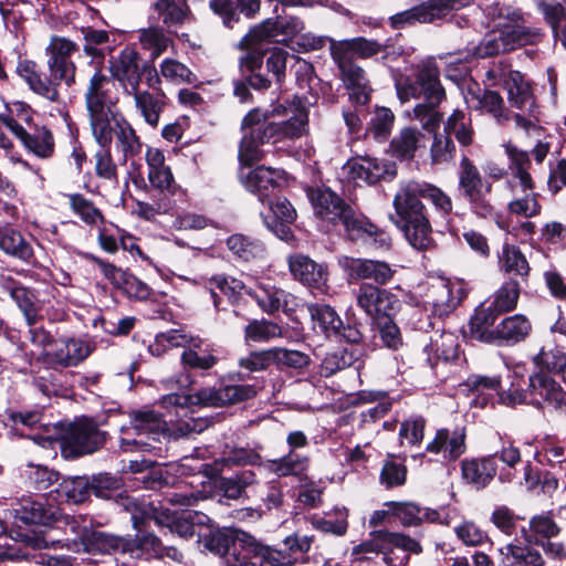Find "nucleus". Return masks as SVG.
<instances>
[{
  "instance_id": "nucleus-1",
  "label": "nucleus",
  "mask_w": 566,
  "mask_h": 566,
  "mask_svg": "<svg viewBox=\"0 0 566 566\" xmlns=\"http://www.w3.org/2000/svg\"><path fill=\"white\" fill-rule=\"evenodd\" d=\"M108 84L107 76L101 72H95L90 80L85 101L92 134L101 147H109L116 135L124 156L128 158L140 153L142 143L133 126L125 118L116 117Z\"/></svg>"
},
{
  "instance_id": "nucleus-2",
  "label": "nucleus",
  "mask_w": 566,
  "mask_h": 566,
  "mask_svg": "<svg viewBox=\"0 0 566 566\" xmlns=\"http://www.w3.org/2000/svg\"><path fill=\"white\" fill-rule=\"evenodd\" d=\"M256 389L251 385H229L219 389L205 388L193 395L171 392L159 400L160 407L176 417H182L176 422L174 434L185 437L193 432L203 431L208 422L200 418L189 417L192 406L222 407L253 398Z\"/></svg>"
},
{
  "instance_id": "nucleus-3",
  "label": "nucleus",
  "mask_w": 566,
  "mask_h": 566,
  "mask_svg": "<svg viewBox=\"0 0 566 566\" xmlns=\"http://www.w3.org/2000/svg\"><path fill=\"white\" fill-rule=\"evenodd\" d=\"M307 196L315 216L327 224L335 226L340 222L350 240H363L380 249L390 247L391 239L388 233L379 230L364 216L356 213L329 188H312L307 191Z\"/></svg>"
},
{
  "instance_id": "nucleus-4",
  "label": "nucleus",
  "mask_w": 566,
  "mask_h": 566,
  "mask_svg": "<svg viewBox=\"0 0 566 566\" xmlns=\"http://www.w3.org/2000/svg\"><path fill=\"white\" fill-rule=\"evenodd\" d=\"M488 15L492 21V30L475 48L478 57H488L518 46L535 43L541 32L525 24L523 14L499 3L489 8Z\"/></svg>"
},
{
  "instance_id": "nucleus-5",
  "label": "nucleus",
  "mask_w": 566,
  "mask_h": 566,
  "mask_svg": "<svg viewBox=\"0 0 566 566\" xmlns=\"http://www.w3.org/2000/svg\"><path fill=\"white\" fill-rule=\"evenodd\" d=\"M31 439L43 448L59 443L64 458H76L92 453L104 442V434L88 420L74 423L43 424V433Z\"/></svg>"
},
{
  "instance_id": "nucleus-6",
  "label": "nucleus",
  "mask_w": 566,
  "mask_h": 566,
  "mask_svg": "<svg viewBox=\"0 0 566 566\" xmlns=\"http://www.w3.org/2000/svg\"><path fill=\"white\" fill-rule=\"evenodd\" d=\"M166 421L154 410L132 411L129 422L120 427V449L125 452H146L155 449L154 442L164 434Z\"/></svg>"
},
{
  "instance_id": "nucleus-7",
  "label": "nucleus",
  "mask_w": 566,
  "mask_h": 566,
  "mask_svg": "<svg viewBox=\"0 0 566 566\" xmlns=\"http://www.w3.org/2000/svg\"><path fill=\"white\" fill-rule=\"evenodd\" d=\"M419 543L400 533L374 532L371 537L353 548V555L384 554L388 566H401L409 553H420Z\"/></svg>"
},
{
  "instance_id": "nucleus-8",
  "label": "nucleus",
  "mask_w": 566,
  "mask_h": 566,
  "mask_svg": "<svg viewBox=\"0 0 566 566\" xmlns=\"http://www.w3.org/2000/svg\"><path fill=\"white\" fill-rule=\"evenodd\" d=\"M66 520L71 531L78 535L77 539L67 544V549L74 553L88 554L133 553V547L136 544L130 542V539L101 531H94L87 526L81 527L75 517L67 516Z\"/></svg>"
},
{
  "instance_id": "nucleus-9",
  "label": "nucleus",
  "mask_w": 566,
  "mask_h": 566,
  "mask_svg": "<svg viewBox=\"0 0 566 566\" xmlns=\"http://www.w3.org/2000/svg\"><path fill=\"white\" fill-rule=\"evenodd\" d=\"M77 51L78 45L67 38L54 35L50 39L45 48L46 66L56 86L62 82L67 86L75 83L76 65L71 57Z\"/></svg>"
},
{
  "instance_id": "nucleus-10",
  "label": "nucleus",
  "mask_w": 566,
  "mask_h": 566,
  "mask_svg": "<svg viewBox=\"0 0 566 566\" xmlns=\"http://www.w3.org/2000/svg\"><path fill=\"white\" fill-rule=\"evenodd\" d=\"M473 0H428L390 17V25L394 29H403L416 23H432L443 19L453 10H460L469 6Z\"/></svg>"
},
{
  "instance_id": "nucleus-11",
  "label": "nucleus",
  "mask_w": 566,
  "mask_h": 566,
  "mask_svg": "<svg viewBox=\"0 0 566 566\" xmlns=\"http://www.w3.org/2000/svg\"><path fill=\"white\" fill-rule=\"evenodd\" d=\"M272 115L289 116L286 120L268 125L270 136L276 137V140L296 139L308 132V111L302 98L297 96H294L286 105L280 104L275 106Z\"/></svg>"
},
{
  "instance_id": "nucleus-12",
  "label": "nucleus",
  "mask_w": 566,
  "mask_h": 566,
  "mask_svg": "<svg viewBox=\"0 0 566 566\" xmlns=\"http://www.w3.org/2000/svg\"><path fill=\"white\" fill-rule=\"evenodd\" d=\"M357 306L373 321L390 317L400 302L396 294L370 283H363L355 292Z\"/></svg>"
},
{
  "instance_id": "nucleus-13",
  "label": "nucleus",
  "mask_w": 566,
  "mask_h": 566,
  "mask_svg": "<svg viewBox=\"0 0 566 566\" xmlns=\"http://www.w3.org/2000/svg\"><path fill=\"white\" fill-rule=\"evenodd\" d=\"M247 294L254 298L259 307L268 314L279 311L290 313L298 305L296 296L276 286L270 277L256 279L254 286H249L247 290Z\"/></svg>"
},
{
  "instance_id": "nucleus-14",
  "label": "nucleus",
  "mask_w": 566,
  "mask_h": 566,
  "mask_svg": "<svg viewBox=\"0 0 566 566\" xmlns=\"http://www.w3.org/2000/svg\"><path fill=\"white\" fill-rule=\"evenodd\" d=\"M465 296L464 283L458 279L440 277L433 281L426 293V305L439 317L449 315Z\"/></svg>"
},
{
  "instance_id": "nucleus-15",
  "label": "nucleus",
  "mask_w": 566,
  "mask_h": 566,
  "mask_svg": "<svg viewBox=\"0 0 566 566\" xmlns=\"http://www.w3.org/2000/svg\"><path fill=\"white\" fill-rule=\"evenodd\" d=\"M33 340L44 345V354L52 363L62 366H76L91 354L87 343L80 339L55 340L44 331H34Z\"/></svg>"
},
{
  "instance_id": "nucleus-16",
  "label": "nucleus",
  "mask_w": 566,
  "mask_h": 566,
  "mask_svg": "<svg viewBox=\"0 0 566 566\" xmlns=\"http://www.w3.org/2000/svg\"><path fill=\"white\" fill-rule=\"evenodd\" d=\"M304 30V23L296 17H287L277 20H265L249 34L243 42L248 48H253L263 41L287 42L297 36Z\"/></svg>"
},
{
  "instance_id": "nucleus-17",
  "label": "nucleus",
  "mask_w": 566,
  "mask_h": 566,
  "mask_svg": "<svg viewBox=\"0 0 566 566\" xmlns=\"http://www.w3.org/2000/svg\"><path fill=\"white\" fill-rule=\"evenodd\" d=\"M531 405L537 408H548L566 411V391L551 375L535 373L528 378V397Z\"/></svg>"
},
{
  "instance_id": "nucleus-18",
  "label": "nucleus",
  "mask_w": 566,
  "mask_h": 566,
  "mask_svg": "<svg viewBox=\"0 0 566 566\" xmlns=\"http://www.w3.org/2000/svg\"><path fill=\"white\" fill-rule=\"evenodd\" d=\"M240 180L244 188L256 195L261 202L268 200L275 191L286 182V175L283 170L259 166L254 169L242 168Z\"/></svg>"
},
{
  "instance_id": "nucleus-19",
  "label": "nucleus",
  "mask_w": 566,
  "mask_h": 566,
  "mask_svg": "<svg viewBox=\"0 0 566 566\" xmlns=\"http://www.w3.org/2000/svg\"><path fill=\"white\" fill-rule=\"evenodd\" d=\"M338 264L347 274L348 281L373 280L379 285L387 284L394 276L395 270L382 261L357 259L343 255Z\"/></svg>"
},
{
  "instance_id": "nucleus-20",
  "label": "nucleus",
  "mask_w": 566,
  "mask_h": 566,
  "mask_svg": "<svg viewBox=\"0 0 566 566\" xmlns=\"http://www.w3.org/2000/svg\"><path fill=\"white\" fill-rule=\"evenodd\" d=\"M140 66L139 54L130 46H126L118 55L109 60L111 75L118 83L123 94L133 92L140 85Z\"/></svg>"
},
{
  "instance_id": "nucleus-21",
  "label": "nucleus",
  "mask_w": 566,
  "mask_h": 566,
  "mask_svg": "<svg viewBox=\"0 0 566 566\" xmlns=\"http://www.w3.org/2000/svg\"><path fill=\"white\" fill-rule=\"evenodd\" d=\"M15 73L34 94L50 102L59 101L60 93L56 83L52 82L51 77L43 75L41 66L34 60L19 56Z\"/></svg>"
},
{
  "instance_id": "nucleus-22",
  "label": "nucleus",
  "mask_w": 566,
  "mask_h": 566,
  "mask_svg": "<svg viewBox=\"0 0 566 566\" xmlns=\"http://www.w3.org/2000/svg\"><path fill=\"white\" fill-rule=\"evenodd\" d=\"M209 517L197 511H169L164 510L155 515L158 525L167 527L171 533L187 538L201 533L198 528L209 522Z\"/></svg>"
},
{
  "instance_id": "nucleus-23",
  "label": "nucleus",
  "mask_w": 566,
  "mask_h": 566,
  "mask_svg": "<svg viewBox=\"0 0 566 566\" xmlns=\"http://www.w3.org/2000/svg\"><path fill=\"white\" fill-rule=\"evenodd\" d=\"M289 269L293 277L308 287L323 292L328 281L324 264L316 263L307 255L294 254L289 258Z\"/></svg>"
},
{
  "instance_id": "nucleus-24",
  "label": "nucleus",
  "mask_w": 566,
  "mask_h": 566,
  "mask_svg": "<svg viewBox=\"0 0 566 566\" xmlns=\"http://www.w3.org/2000/svg\"><path fill=\"white\" fill-rule=\"evenodd\" d=\"M506 185L512 196L506 206L509 213L525 219L535 218L542 213L541 195L536 191L534 181H531L530 187H522L517 182Z\"/></svg>"
},
{
  "instance_id": "nucleus-25",
  "label": "nucleus",
  "mask_w": 566,
  "mask_h": 566,
  "mask_svg": "<svg viewBox=\"0 0 566 566\" xmlns=\"http://www.w3.org/2000/svg\"><path fill=\"white\" fill-rule=\"evenodd\" d=\"M346 168L353 180L357 182L363 181L369 185L376 184L382 178H391L396 175V167L394 164L385 163L369 156L349 160Z\"/></svg>"
},
{
  "instance_id": "nucleus-26",
  "label": "nucleus",
  "mask_w": 566,
  "mask_h": 566,
  "mask_svg": "<svg viewBox=\"0 0 566 566\" xmlns=\"http://www.w3.org/2000/svg\"><path fill=\"white\" fill-rule=\"evenodd\" d=\"M234 538L235 543L227 558V566H262L264 546L241 530Z\"/></svg>"
},
{
  "instance_id": "nucleus-27",
  "label": "nucleus",
  "mask_w": 566,
  "mask_h": 566,
  "mask_svg": "<svg viewBox=\"0 0 566 566\" xmlns=\"http://www.w3.org/2000/svg\"><path fill=\"white\" fill-rule=\"evenodd\" d=\"M421 184L409 181L399 188L394 198V208L401 221L426 214V207L419 200Z\"/></svg>"
},
{
  "instance_id": "nucleus-28",
  "label": "nucleus",
  "mask_w": 566,
  "mask_h": 566,
  "mask_svg": "<svg viewBox=\"0 0 566 566\" xmlns=\"http://www.w3.org/2000/svg\"><path fill=\"white\" fill-rule=\"evenodd\" d=\"M334 61L342 72L345 85L350 91V97L357 104H366L369 99L370 88L364 70L346 56H343V59H334Z\"/></svg>"
},
{
  "instance_id": "nucleus-29",
  "label": "nucleus",
  "mask_w": 566,
  "mask_h": 566,
  "mask_svg": "<svg viewBox=\"0 0 566 566\" xmlns=\"http://www.w3.org/2000/svg\"><path fill=\"white\" fill-rule=\"evenodd\" d=\"M126 97H132L134 105L144 120L151 127H157L160 119V114L165 108V94L163 92L154 94L147 90H142L140 85L123 94Z\"/></svg>"
},
{
  "instance_id": "nucleus-30",
  "label": "nucleus",
  "mask_w": 566,
  "mask_h": 566,
  "mask_svg": "<svg viewBox=\"0 0 566 566\" xmlns=\"http://www.w3.org/2000/svg\"><path fill=\"white\" fill-rule=\"evenodd\" d=\"M333 59H353L354 55L360 59H368L381 52L382 45L376 40L366 38H354L349 40L335 41L328 39Z\"/></svg>"
},
{
  "instance_id": "nucleus-31",
  "label": "nucleus",
  "mask_w": 566,
  "mask_h": 566,
  "mask_svg": "<svg viewBox=\"0 0 566 566\" xmlns=\"http://www.w3.org/2000/svg\"><path fill=\"white\" fill-rule=\"evenodd\" d=\"M500 566H544L541 553L517 539L497 548Z\"/></svg>"
},
{
  "instance_id": "nucleus-32",
  "label": "nucleus",
  "mask_w": 566,
  "mask_h": 566,
  "mask_svg": "<svg viewBox=\"0 0 566 566\" xmlns=\"http://www.w3.org/2000/svg\"><path fill=\"white\" fill-rule=\"evenodd\" d=\"M427 451L442 453L444 459L455 460L465 451V433L463 429L449 431L440 429L434 439L428 443Z\"/></svg>"
},
{
  "instance_id": "nucleus-33",
  "label": "nucleus",
  "mask_w": 566,
  "mask_h": 566,
  "mask_svg": "<svg viewBox=\"0 0 566 566\" xmlns=\"http://www.w3.org/2000/svg\"><path fill=\"white\" fill-rule=\"evenodd\" d=\"M34 112L20 101L11 103L4 113L0 114V123L14 136H24L27 127L33 125Z\"/></svg>"
},
{
  "instance_id": "nucleus-34",
  "label": "nucleus",
  "mask_w": 566,
  "mask_h": 566,
  "mask_svg": "<svg viewBox=\"0 0 566 566\" xmlns=\"http://www.w3.org/2000/svg\"><path fill=\"white\" fill-rule=\"evenodd\" d=\"M461 469L463 479L476 488H484L496 474V464L491 457L463 460Z\"/></svg>"
},
{
  "instance_id": "nucleus-35",
  "label": "nucleus",
  "mask_w": 566,
  "mask_h": 566,
  "mask_svg": "<svg viewBox=\"0 0 566 566\" xmlns=\"http://www.w3.org/2000/svg\"><path fill=\"white\" fill-rule=\"evenodd\" d=\"M497 315L492 307H479L469 323L471 338L488 344L496 342L497 326L493 325Z\"/></svg>"
},
{
  "instance_id": "nucleus-36",
  "label": "nucleus",
  "mask_w": 566,
  "mask_h": 566,
  "mask_svg": "<svg viewBox=\"0 0 566 566\" xmlns=\"http://www.w3.org/2000/svg\"><path fill=\"white\" fill-rule=\"evenodd\" d=\"M15 517L25 524H48L55 518V511L45 507L43 502L31 496H23L14 509Z\"/></svg>"
},
{
  "instance_id": "nucleus-37",
  "label": "nucleus",
  "mask_w": 566,
  "mask_h": 566,
  "mask_svg": "<svg viewBox=\"0 0 566 566\" xmlns=\"http://www.w3.org/2000/svg\"><path fill=\"white\" fill-rule=\"evenodd\" d=\"M401 227L408 242L417 250L432 247V229L426 214L401 221Z\"/></svg>"
},
{
  "instance_id": "nucleus-38",
  "label": "nucleus",
  "mask_w": 566,
  "mask_h": 566,
  "mask_svg": "<svg viewBox=\"0 0 566 566\" xmlns=\"http://www.w3.org/2000/svg\"><path fill=\"white\" fill-rule=\"evenodd\" d=\"M1 285L21 310L28 324H34L39 312L35 295L27 287L15 284L10 279H2Z\"/></svg>"
},
{
  "instance_id": "nucleus-39",
  "label": "nucleus",
  "mask_w": 566,
  "mask_h": 566,
  "mask_svg": "<svg viewBox=\"0 0 566 566\" xmlns=\"http://www.w3.org/2000/svg\"><path fill=\"white\" fill-rule=\"evenodd\" d=\"M459 187L467 199L476 198L480 192H491V184L483 182L479 169L467 157L460 163Z\"/></svg>"
},
{
  "instance_id": "nucleus-40",
  "label": "nucleus",
  "mask_w": 566,
  "mask_h": 566,
  "mask_svg": "<svg viewBox=\"0 0 566 566\" xmlns=\"http://www.w3.org/2000/svg\"><path fill=\"white\" fill-rule=\"evenodd\" d=\"M239 531L237 528L209 530L208 533H198V536L205 548L223 556L224 566H227V558L232 553L235 543L234 537Z\"/></svg>"
},
{
  "instance_id": "nucleus-41",
  "label": "nucleus",
  "mask_w": 566,
  "mask_h": 566,
  "mask_svg": "<svg viewBox=\"0 0 566 566\" xmlns=\"http://www.w3.org/2000/svg\"><path fill=\"white\" fill-rule=\"evenodd\" d=\"M507 157L510 158V177L506 184H518L522 187L531 186V181H534L528 167L531 165L528 154L526 151L517 149L515 146L507 144L504 146Z\"/></svg>"
},
{
  "instance_id": "nucleus-42",
  "label": "nucleus",
  "mask_w": 566,
  "mask_h": 566,
  "mask_svg": "<svg viewBox=\"0 0 566 566\" xmlns=\"http://www.w3.org/2000/svg\"><path fill=\"white\" fill-rule=\"evenodd\" d=\"M392 154L400 159H412L424 147V135L417 128L406 127L390 143Z\"/></svg>"
},
{
  "instance_id": "nucleus-43",
  "label": "nucleus",
  "mask_w": 566,
  "mask_h": 566,
  "mask_svg": "<svg viewBox=\"0 0 566 566\" xmlns=\"http://www.w3.org/2000/svg\"><path fill=\"white\" fill-rule=\"evenodd\" d=\"M503 82L512 106L520 109H531L533 107L534 99L530 86L524 82L523 75L518 71H510Z\"/></svg>"
},
{
  "instance_id": "nucleus-44",
  "label": "nucleus",
  "mask_w": 566,
  "mask_h": 566,
  "mask_svg": "<svg viewBox=\"0 0 566 566\" xmlns=\"http://www.w3.org/2000/svg\"><path fill=\"white\" fill-rule=\"evenodd\" d=\"M264 467L268 471L277 476H302L310 467V459L294 451H290L280 459L266 461Z\"/></svg>"
},
{
  "instance_id": "nucleus-45",
  "label": "nucleus",
  "mask_w": 566,
  "mask_h": 566,
  "mask_svg": "<svg viewBox=\"0 0 566 566\" xmlns=\"http://www.w3.org/2000/svg\"><path fill=\"white\" fill-rule=\"evenodd\" d=\"M467 105L474 109H483L497 120L502 122L507 118L504 108V102L499 93L494 91H486L482 95H478L469 91L464 95Z\"/></svg>"
},
{
  "instance_id": "nucleus-46",
  "label": "nucleus",
  "mask_w": 566,
  "mask_h": 566,
  "mask_svg": "<svg viewBox=\"0 0 566 566\" xmlns=\"http://www.w3.org/2000/svg\"><path fill=\"white\" fill-rule=\"evenodd\" d=\"M209 290L213 300V305L217 310L220 308V297L217 291L226 295L230 302H237L243 292L247 293L249 286L240 280L234 277H227L223 275H216L209 281Z\"/></svg>"
},
{
  "instance_id": "nucleus-47",
  "label": "nucleus",
  "mask_w": 566,
  "mask_h": 566,
  "mask_svg": "<svg viewBox=\"0 0 566 566\" xmlns=\"http://www.w3.org/2000/svg\"><path fill=\"white\" fill-rule=\"evenodd\" d=\"M307 308L315 327L319 328L327 337L340 334L343 321L334 308L318 304H311Z\"/></svg>"
},
{
  "instance_id": "nucleus-48",
  "label": "nucleus",
  "mask_w": 566,
  "mask_h": 566,
  "mask_svg": "<svg viewBox=\"0 0 566 566\" xmlns=\"http://www.w3.org/2000/svg\"><path fill=\"white\" fill-rule=\"evenodd\" d=\"M417 84L426 102L441 103L444 99L446 92L440 83L437 67L432 65L423 66L417 75Z\"/></svg>"
},
{
  "instance_id": "nucleus-49",
  "label": "nucleus",
  "mask_w": 566,
  "mask_h": 566,
  "mask_svg": "<svg viewBox=\"0 0 566 566\" xmlns=\"http://www.w3.org/2000/svg\"><path fill=\"white\" fill-rule=\"evenodd\" d=\"M462 386L475 396L473 400L475 406L484 407L493 398L494 392L497 391L500 378L473 375Z\"/></svg>"
},
{
  "instance_id": "nucleus-50",
  "label": "nucleus",
  "mask_w": 566,
  "mask_h": 566,
  "mask_svg": "<svg viewBox=\"0 0 566 566\" xmlns=\"http://www.w3.org/2000/svg\"><path fill=\"white\" fill-rule=\"evenodd\" d=\"M23 146L39 158H49L54 153L53 136L46 128H38L33 134L24 132V136H15Z\"/></svg>"
},
{
  "instance_id": "nucleus-51",
  "label": "nucleus",
  "mask_w": 566,
  "mask_h": 566,
  "mask_svg": "<svg viewBox=\"0 0 566 566\" xmlns=\"http://www.w3.org/2000/svg\"><path fill=\"white\" fill-rule=\"evenodd\" d=\"M531 328V323L524 315L515 314L497 325V340L517 343L528 335Z\"/></svg>"
},
{
  "instance_id": "nucleus-52",
  "label": "nucleus",
  "mask_w": 566,
  "mask_h": 566,
  "mask_svg": "<svg viewBox=\"0 0 566 566\" xmlns=\"http://www.w3.org/2000/svg\"><path fill=\"white\" fill-rule=\"evenodd\" d=\"M444 135H453L463 146L471 145L473 142V129L470 116L461 109H455L447 118L444 124Z\"/></svg>"
},
{
  "instance_id": "nucleus-53",
  "label": "nucleus",
  "mask_w": 566,
  "mask_h": 566,
  "mask_svg": "<svg viewBox=\"0 0 566 566\" xmlns=\"http://www.w3.org/2000/svg\"><path fill=\"white\" fill-rule=\"evenodd\" d=\"M90 485L86 479L84 478H67L64 479L55 490L57 494V499L60 502L67 503H82L90 495Z\"/></svg>"
},
{
  "instance_id": "nucleus-54",
  "label": "nucleus",
  "mask_w": 566,
  "mask_h": 566,
  "mask_svg": "<svg viewBox=\"0 0 566 566\" xmlns=\"http://www.w3.org/2000/svg\"><path fill=\"white\" fill-rule=\"evenodd\" d=\"M439 105L440 103L436 102L419 103L413 107L409 117L417 120L422 129L436 134L443 119V115L438 111Z\"/></svg>"
},
{
  "instance_id": "nucleus-55",
  "label": "nucleus",
  "mask_w": 566,
  "mask_h": 566,
  "mask_svg": "<svg viewBox=\"0 0 566 566\" xmlns=\"http://www.w3.org/2000/svg\"><path fill=\"white\" fill-rule=\"evenodd\" d=\"M458 338L454 334L448 332L431 338L424 347L429 355H433L438 360L452 361L458 356Z\"/></svg>"
},
{
  "instance_id": "nucleus-56",
  "label": "nucleus",
  "mask_w": 566,
  "mask_h": 566,
  "mask_svg": "<svg viewBox=\"0 0 566 566\" xmlns=\"http://www.w3.org/2000/svg\"><path fill=\"white\" fill-rule=\"evenodd\" d=\"M501 269L506 273H514L520 276H527L530 265L521 250L511 244H504L500 255Z\"/></svg>"
},
{
  "instance_id": "nucleus-57",
  "label": "nucleus",
  "mask_w": 566,
  "mask_h": 566,
  "mask_svg": "<svg viewBox=\"0 0 566 566\" xmlns=\"http://www.w3.org/2000/svg\"><path fill=\"white\" fill-rule=\"evenodd\" d=\"M245 340L254 343L269 342L283 336L281 326L266 319H254L244 329Z\"/></svg>"
},
{
  "instance_id": "nucleus-58",
  "label": "nucleus",
  "mask_w": 566,
  "mask_h": 566,
  "mask_svg": "<svg viewBox=\"0 0 566 566\" xmlns=\"http://www.w3.org/2000/svg\"><path fill=\"white\" fill-rule=\"evenodd\" d=\"M159 72L166 82L175 85L191 84L196 81L193 73L187 65L171 57L164 59L159 63Z\"/></svg>"
},
{
  "instance_id": "nucleus-59",
  "label": "nucleus",
  "mask_w": 566,
  "mask_h": 566,
  "mask_svg": "<svg viewBox=\"0 0 566 566\" xmlns=\"http://www.w3.org/2000/svg\"><path fill=\"white\" fill-rule=\"evenodd\" d=\"M269 136L261 135V127L253 128L250 132H245L240 144L239 158L242 164L250 165L258 161L262 157L260 145L264 143V139Z\"/></svg>"
},
{
  "instance_id": "nucleus-60",
  "label": "nucleus",
  "mask_w": 566,
  "mask_h": 566,
  "mask_svg": "<svg viewBox=\"0 0 566 566\" xmlns=\"http://www.w3.org/2000/svg\"><path fill=\"white\" fill-rule=\"evenodd\" d=\"M0 249L7 254L28 260L32 255V250L22 235L12 230L4 229L0 231Z\"/></svg>"
},
{
  "instance_id": "nucleus-61",
  "label": "nucleus",
  "mask_w": 566,
  "mask_h": 566,
  "mask_svg": "<svg viewBox=\"0 0 566 566\" xmlns=\"http://www.w3.org/2000/svg\"><path fill=\"white\" fill-rule=\"evenodd\" d=\"M520 296V285L515 281L505 282L493 295L489 307L497 313H505L515 308Z\"/></svg>"
},
{
  "instance_id": "nucleus-62",
  "label": "nucleus",
  "mask_w": 566,
  "mask_h": 566,
  "mask_svg": "<svg viewBox=\"0 0 566 566\" xmlns=\"http://www.w3.org/2000/svg\"><path fill=\"white\" fill-rule=\"evenodd\" d=\"M455 536L468 547L492 544L489 534L472 521H463L454 527Z\"/></svg>"
},
{
  "instance_id": "nucleus-63",
  "label": "nucleus",
  "mask_w": 566,
  "mask_h": 566,
  "mask_svg": "<svg viewBox=\"0 0 566 566\" xmlns=\"http://www.w3.org/2000/svg\"><path fill=\"white\" fill-rule=\"evenodd\" d=\"M83 51L86 55L103 61L106 55V45L109 42V34L105 30L87 28L83 30Z\"/></svg>"
},
{
  "instance_id": "nucleus-64",
  "label": "nucleus",
  "mask_w": 566,
  "mask_h": 566,
  "mask_svg": "<svg viewBox=\"0 0 566 566\" xmlns=\"http://www.w3.org/2000/svg\"><path fill=\"white\" fill-rule=\"evenodd\" d=\"M273 365L279 369H301L308 366L310 356L301 350L287 349L284 347H272Z\"/></svg>"
}]
</instances>
